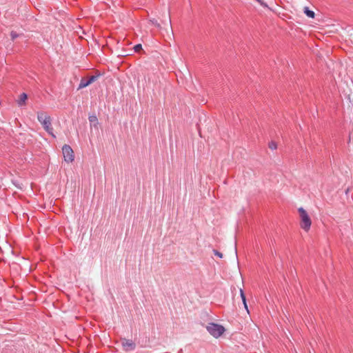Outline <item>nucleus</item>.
<instances>
[{
  "label": "nucleus",
  "instance_id": "f257e3e1",
  "mask_svg": "<svg viewBox=\"0 0 353 353\" xmlns=\"http://www.w3.org/2000/svg\"><path fill=\"white\" fill-rule=\"evenodd\" d=\"M37 119L43 125L46 131L53 137H55V135L53 134V128L51 124V117L44 112H39L37 113Z\"/></svg>",
  "mask_w": 353,
  "mask_h": 353
},
{
  "label": "nucleus",
  "instance_id": "f03ea898",
  "mask_svg": "<svg viewBox=\"0 0 353 353\" xmlns=\"http://www.w3.org/2000/svg\"><path fill=\"white\" fill-rule=\"evenodd\" d=\"M300 216V227L305 232H308L312 225V220L307 211L302 207L298 209Z\"/></svg>",
  "mask_w": 353,
  "mask_h": 353
},
{
  "label": "nucleus",
  "instance_id": "7ed1b4c3",
  "mask_svg": "<svg viewBox=\"0 0 353 353\" xmlns=\"http://www.w3.org/2000/svg\"><path fill=\"white\" fill-rule=\"evenodd\" d=\"M207 330L215 338L219 337L225 332V328L222 325L216 323H210L207 326Z\"/></svg>",
  "mask_w": 353,
  "mask_h": 353
},
{
  "label": "nucleus",
  "instance_id": "20e7f679",
  "mask_svg": "<svg viewBox=\"0 0 353 353\" xmlns=\"http://www.w3.org/2000/svg\"><path fill=\"white\" fill-rule=\"evenodd\" d=\"M62 152L65 161L68 163H72L74 161V152L70 145H63L62 148Z\"/></svg>",
  "mask_w": 353,
  "mask_h": 353
},
{
  "label": "nucleus",
  "instance_id": "39448f33",
  "mask_svg": "<svg viewBox=\"0 0 353 353\" xmlns=\"http://www.w3.org/2000/svg\"><path fill=\"white\" fill-rule=\"evenodd\" d=\"M121 344L125 351L132 350L135 348V344L131 340L123 339H121Z\"/></svg>",
  "mask_w": 353,
  "mask_h": 353
},
{
  "label": "nucleus",
  "instance_id": "423d86ee",
  "mask_svg": "<svg viewBox=\"0 0 353 353\" xmlns=\"http://www.w3.org/2000/svg\"><path fill=\"white\" fill-rule=\"evenodd\" d=\"M97 78V77L96 76H91L88 80H85L83 79H81V82L79 85L78 90H80V89H82V88H84L88 86L89 85H90L91 83L94 82L96 81Z\"/></svg>",
  "mask_w": 353,
  "mask_h": 353
},
{
  "label": "nucleus",
  "instance_id": "0eeeda50",
  "mask_svg": "<svg viewBox=\"0 0 353 353\" xmlns=\"http://www.w3.org/2000/svg\"><path fill=\"white\" fill-rule=\"evenodd\" d=\"M161 17H162V19H161L162 23L168 25L170 26V29L171 30L172 34H173L172 30V26H171V18H170V13L169 12L165 13V12H163L161 13Z\"/></svg>",
  "mask_w": 353,
  "mask_h": 353
},
{
  "label": "nucleus",
  "instance_id": "6e6552de",
  "mask_svg": "<svg viewBox=\"0 0 353 353\" xmlns=\"http://www.w3.org/2000/svg\"><path fill=\"white\" fill-rule=\"evenodd\" d=\"M28 99V96L26 93H22L20 94L19 100L17 101L19 105L21 106L26 104V101Z\"/></svg>",
  "mask_w": 353,
  "mask_h": 353
},
{
  "label": "nucleus",
  "instance_id": "1a4fd4ad",
  "mask_svg": "<svg viewBox=\"0 0 353 353\" xmlns=\"http://www.w3.org/2000/svg\"><path fill=\"white\" fill-rule=\"evenodd\" d=\"M240 295H241V299H242V301L243 303V305H244V307L245 308V310H247L248 312H249L248 311V305H247V303H246V298H245V295L243 292V290L242 289H240Z\"/></svg>",
  "mask_w": 353,
  "mask_h": 353
},
{
  "label": "nucleus",
  "instance_id": "9d476101",
  "mask_svg": "<svg viewBox=\"0 0 353 353\" xmlns=\"http://www.w3.org/2000/svg\"><path fill=\"white\" fill-rule=\"evenodd\" d=\"M304 13L310 18H314V12L310 10L307 7L304 8Z\"/></svg>",
  "mask_w": 353,
  "mask_h": 353
},
{
  "label": "nucleus",
  "instance_id": "9b49d317",
  "mask_svg": "<svg viewBox=\"0 0 353 353\" xmlns=\"http://www.w3.org/2000/svg\"><path fill=\"white\" fill-rule=\"evenodd\" d=\"M89 121L90 123H98L97 117L94 115L89 117Z\"/></svg>",
  "mask_w": 353,
  "mask_h": 353
},
{
  "label": "nucleus",
  "instance_id": "f8f14e48",
  "mask_svg": "<svg viewBox=\"0 0 353 353\" xmlns=\"http://www.w3.org/2000/svg\"><path fill=\"white\" fill-rule=\"evenodd\" d=\"M150 21L154 26H156L158 28H160V23H158L157 20L156 19H150Z\"/></svg>",
  "mask_w": 353,
  "mask_h": 353
},
{
  "label": "nucleus",
  "instance_id": "ddd939ff",
  "mask_svg": "<svg viewBox=\"0 0 353 353\" xmlns=\"http://www.w3.org/2000/svg\"><path fill=\"white\" fill-rule=\"evenodd\" d=\"M269 148L271 149V150H275L277 148V145L276 144V143L274 142H272L269 144Z\"/></svg>",
  "mask_w": 353,
  "mask_h": 353
},
{
  "label": "nucleus",
  "instance_id": "4468645a",
  "mask_svg": "<svg viewBox=\"0 0 353 353\" xmlns=\"http://www.w3.org/2000/svg\"><path fill=\"white\" fill-rule=\"evenodd\" d=\"M135 52H139L142 49V46L141 44H137L134 47Z\"/></svg>",
  "mask_w": 353,
  "mask_h": 353
},
{
  "label": "nucleus",
  "instance_id": "2eb2a0df",
  "mask_svg": "<svg viewBox=\"0 0 353 353\" xmlns=\"http://www.w3.org/2000/svg\"><path fill=\"white\" fill-rule=\"evenodd\" d=\"M214 253L216 256H219V258H222L223 257V254L218 252L217 250H214Z\"/></svg>",
  "mask_w": 353,
  "mask_h": 353
},
{
  "label": "nucleus",
  "instance_id": "dca6fc26",
  "mask_svg": "<svg viewBox=\"0 0 353 353\" xmlns=\"http://www.w3.org/2000/svg\"><path fill=\"white\" fill-rule=\"evenodd\" d=\"M259 2L262 6L267 8L268 5L263 0H256Z\"/></svg>",
  "mask_w": 353,
  "mask_h": 353
},
{
  "label": "nucleus",
  "instance_id": "f3484780",
  "mask_svg": "<svg viewBox=\"0 0 353 353\" xmlns=\"http://www.w3.org/2000/svg\"><path fill=\"white\" fill-rule=\"evenodd\" d=\"M11 36H12V39H14L17 37V34L14 32L11 33Z\"/></svg>",
  "mask_w": 353,
  "mask_h": 353
}]
</instances>
